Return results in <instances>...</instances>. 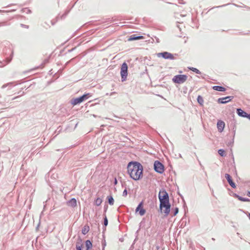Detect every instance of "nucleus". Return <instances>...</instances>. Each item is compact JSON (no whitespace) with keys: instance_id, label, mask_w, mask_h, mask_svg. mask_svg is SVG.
<instances>
[{"instance_id":"1","label":"nucleus","mask_w":250,"mask_h":250,"mask_svg":"<svg viewBox=\"0 0 250 250\" xmlns=\"http://www.w3.org/2000/svg\"><path fill=\"white\" fill-rule=\"evenodd\" d=\"M127 168L128 174L133 180H139L143 177V167L139 163L137 162H129Z\"/></svg>"},{"instance_id":"2","label":"nucleus","mask_w":250,"mask_h":250,"mask_svg":"<svg viewBox=\"0 0 250 250\" xmlns=\"http://www.w3.org/2000/svg\"><path fill=\"white\" fill-rule=\"evenodd\" d=\"M188 79V76L186 75H178L174 76L172 78V81L174 83L181 84L185 82Z\"/></svg>"},{"instance_id":"3","label":"nucleus","mask_w":250,"mask_h":250,"mask_svg":"<svg viewBox=\"0 0 250 250\" xmlns=\"http://www.w3.org/2000/svg\"><path fill=\"white\" fill-rule=\"evenodd\" d=\"M127 70L128 66L126 62H124L121 66V76L122 78V81H125L127 76Z\"/></svg>"},{"instance_id":"4","label":"nucleus","mask_w":250,"mask_h":250,"mask_svg":"<svg viewBox=\"0 0 250 250\" xmlns=\"http://www.w3.org/2000/svg\"><path fill=\"white\" fill-rule=\"evenodd\" d=\"M91 95L89 93L84 94L82 96L74 99L72 101V104L74 105L81 103L83 101L87 99L88 97H90Z\"/></svg>"},{"instance_id":"5","label":"nucleus","mask_w":250,"mask_h":250,"mask_svg":"<svg viewBox=\"0 0 250 250\" xmlns=\"http://www.w3.org/2000/svg\"><path fill=\"white\" fill-rule=\"evenodd\" d=\"M154 167L155 170L159 173H162L164 171V167L160 162L156 161L154 162Z\"/></svg>"},{"instance_id":"6","label":"nucleus","mask_w":250,"mask_h":250,"mask_svg":"<svg viewBox=\"0 0 250 250\" xmlns=\"http://www.w3.org/2000/svg\"><path fill=\"white\" fill-rule=\"evenodd\" d=\"M157 56L158 57H162L166 59L173 60L174 59L173 55L167 52L158 53Z\"/></svg>"},{"instance_id":"7","label":"nucleus","mask_w":250,"mask_h":250,"mask_svg":"<svg viewBox=\"0 0 250 250\" xmlns=\"http://www.w3.org/2000/svg\"><path fill=\"white\" fill-rule=\"evenodd\" d=\"M161 211L164 213L166 216H167L170 211V204H167L162 207H160Z\"/></svg>"},{"instance_id":"8","label":"nucleus","mask_w":250,"mask_h":250,"mask_svg":"<svg viewBox=\"0 0 250 250\" xmlns=\"http://www.w3.org/2000/svg\"><path fill=\"white\" fill-rule=\"evenodd\" d=\"M158 197L159 201L169 200V196L168 193L165 190L160 191L159 192Z\"/></svg>"},{"instance_id":"9","label":"nucleus","mask_w":250,"mask_h":250,"mask_svg":"<svg viewBox=\"0 0 250 250\" xmlns=\"http://www.w3.org/2000/svg\"><path fill=\"white\" fill-rule=\"evenodd\" d=\"M135 212H138L139 214L141 216H143L144 215H145V214L146 212V210L143 208V202H141L139 204V205L138 206V207L136 208Z\"/></svg>"},{"instance_id":"10","label":"nucleus","mask_w":250,"mask_h":250,"mask_svg":"<svg viewBox=\"0 0 250 250\" xmlns=\"http://www.w3.org/2000/svg\"><path fill=\"white\" fill-rule=\"evenodd\" d=\"M231 97L228 96L224 98H219L218 100V102L220 104H226L229 102V101H231Z\"/></svg>"},{"instance_id":"11","label":"nucleus","mask_w":250,"mask_h":250,"mask_svg":"<svg viewBox=\"0 0 250 250\" xmlns=\"http://www.w3.org/2000/svg\"><path fill=\"white\" fill-rule=\"evenodd\" d=\"M225 177L226 178L228 183L230 185V186L233 188H235L236 187V186L235 183L233 182L231 176L229 174H226Z\"/></svg>"},{"instance_id":"12","label":"nucleus","mask_w":250,"mask_h":250,"mask_svg":"<svg viewBox=\"0 0 250 250\" xmlns=\"http://www.w3.org/2000/svg\"><path fill=\"white\" fill-rule=\"evenodd\" d=\"M217 125L218 131L221 132L225 127V123L223 121L220 120L217 122Z\"/></svg>"},{"instance_id":"13","label":"nucleus","mask_w":250,"mask_h":250,"mask_svg":"<svg viewBox=\"0 0 250 250\" xmlns=\"http://www.w3.org/2000/svg\"><path fill=\"white\" fill-rule=\"evenodd\" d=\"M144 39V37L142 36H137L136 35L134 34V35H132L131 36H130L129 37V38L128 39V41H134V40H141V39Z\"/></svg>"},{"instance_id":"14","label":"nucleus","mask_w":250,"mask_h":250,"mask_svg":"<svg viewBox=\"0 0 250 250\" xmlns=\"http://www.w3.org/2000/svg\"><path fill=\"white\" fill-rule=\"evenodd\" d=\"M67 204L71 207H76L77 206V201L75 198H72L67 202Z\"/></svg>"},{"instance_id":"15","label":"nucleus","mask_w":250,"mask_h":250,"mask_svg":"<svg viewBox=\"0 0 250 250\" xmlns=\"http://www.w3.org/2000/svg\"><path fill=\"white\" fill-rule=\"evenodd\" d=\"M237 114L241 117H246L247 116V113L242 110L241 109H237Z\"/></svg>"},{"instance_id":"16","label":"nucleus","mask_w":250,"mask_h":250,"mask_svg":"<svg viewBox=\"0 0 250 250\" xmlns=\"http://www.w3.org/2000/svg\"><path fill=\"white\" fill-rule=\"evenodd\" d=\"M212 89L218 91H225L226 90L225 87L220 86H214L212 87Z\"/></svg>"},{"instance_id":"17","label":"nucleus","mask_w":250,"mask_h":250,"mask_svg":"<svg viewBox=\"0 0 250 250\" xmlns=\"http://www.w3.org/2000/svg\"><path fill=\"white\" fill-rule=\"evenodd\" d=\"M89 230V227L88 225H85L82 229V233L84 235L87 234Z\"/></svg>"},{"instance_id":"18","label":"nucleus","mask_w":250,"mask_h":250,"mask_svg":"<svg viewBox=\"0 0 250 250\" xmlns=\"http://www.w3.org/2000/svg\"><path fill=\"white\" fill-rule=\"evenodd\" d=\"M85 246L86 247V250H89L91 248L92 246V243L89 240H86L85 241Z\"/></svg>"},{"instance_id":"19","label":"nucleus","mask_w":250,"mask_h":250,"mask_svg":"<svg viewBox=\"0 0 250 250\" xmlns=\"http://www.w3.org/2000/svg\"><path fill=\"white\" fill-rule=\"evenodd\" d=\"M235 197L240 201L243 202H249L250 200L248 198H243L238 195H235Z\"/></svg>"},{"instance_id":"20","label":"nucleus","mask_w":250,"mask_h":250,"mask_svg":"<svg viewBox=\"0 0 250 250\" xmlns=\"http://www.w3.org/2000/svg\"><path fill=\"white\" fill-rule=\"evenodd\" d=\"M169 200H161L160 201V207L163 206L164 205H166L167 204H169Z\"/></svg>"},{"instance_id":"21","label":"nucleus","mask_w":250,"mask_h":250,"mask_svg":"<svg viewBox=\"0 0 250 250\" xmlns=\"http://www.w3.org/2000/svg\"><path fill=\"white\" fill-rule=\"evenodd\" d=\"M197 101L200 105H203L204 103V100L202 96H198L197 98Z\"/></svg>"},{"instance_id":"22","label":"nucleus","mask_w":250,"mask_h":250,"mask_svg":"<svg viewBox=\"0 0 250 250\" xmlns=\"http://www.w3.org/2000/svg\"><path fill=\"white\" fill-rule=\"evenodd\" d=\"M107 198H108L109 204L110 205H113L114 204V202L113 197L111 196H108Z\"/></svg>"},{"instance_id":"23","label":"nucleus","mask_w":250,"mask_h":250,"mask_svg":"<svg viewBox=\"0 0 250 250\" xmlns=\"http://www.w3.org/2000/svg\"><path fill=\"white\" fill-rule=\"evenodd\" d=\"M95 204L97 205V206H100L102 203V200L101 198H97L95 201Z\"/></svg>"},{"instance_id":"24","label":"nucleus","mask_w":250,"mask_h":250,"mask_svg":"<svg viewBox=\"0 0 250 250\" xmlns=\"http://www.w3.org/2000/svg\"><path fill=\"white\" fill-rule=\"evenodd\" d=\"M189 69L197 74H200V71L196 68L190 67Z\"/></svg>"},{"instance_id":"25","label":"nucleus","mask_w":250,"mask_h":250,"mask_svg":"<svg viewBox=\"0 0 250 250\" xmlns=\"http://www.w3.org/2000/svg\"><path fill=\"white\" fill-rule=\"evenodd\" d=\"M218 153L221 156H223L225 155V151L223 150V149H219L218 150Z\"/></svg>"},{"instance_id":"26","label":"nucleus","mask_w":250,"mask_h":250,"mask_svg":"<svg viewBox=\"0 0 250 250\" xmlns=\"http://www.w3.org/2000/svg\"><path fill=\"white\" fill-rule=\"evenodd\" d=\"M178 211H179V209H178V208H175V211H174V213L173 214V215L174 216H175L177 215V214L178 213Z\"/></svg>"},{"instance_id":"27","label":"nucleus","mask_w":250,"mask_h":250,"mask_svg":"<svg viewBox=\"0 0 250 250\" xmlns=\"http://www.w3.org/2000/svg\"><path fill=\"white\" fill-rule=\"evenodd\" d=\"M82 245H76V249L77 250H82Z\"/></svg>"},{"instance_id":"28","label":"nucleus","mask_w":250,"mask_h":250,"mask_svg":"<svg viewBox=\"0 0 250 250\" xmlns=\"http://www.w3.org/2000/svg\"><path fill=\"white\" fill-rule=\"evenodd\" d=\"M107 223H108V221H107V219L106 218H105L104 219V225L105 226H106L107 225Z\"/></svg>"},{"instance_id":"29","label":"nucleus","mask_w":250,"mask_h":250,"mask_svg":"<svg viewBox=\"0 0 250 250\" xmlns=\"http://www.w3.org/2000/svg\"><path fill=\"white\" fill-rule=\"evenodd\" d=\"M127 194V190L126 189L124 190V191L123 192V195L124 196H126Z\"/></svg>"},{"instance_id":"30","label":"nucleus","mask_w":250,"mask_h":250,"mask_svg":"<svg viewBox=\"0 0 250 250\" xmlns=\"http://www.w3.org/2000/svg\"><path fill=\"white\" fill-rule=\"evenodd\" d=\"M246 118H247L250 120V114H247V116L246 117Z\"/></svg>"},{"instance_id":"31","label":"nucleus","mask_w":250,"mask_h":250,"mask_svg":"<svg viewBox=\"0 0 250 250\" xmlns=\"http://www.w3.org/2000/svg\"><path fill=\"white\" fill-rule=\"evenodd\" d=\"M247 195H248L249 197H250V192H248V193H247Z\"/></svg>"},{"instance_id":"32","label":"nucleus","mask_w":250,"mask_h":250,"mask_svg":"<svg viewBox=\"0 0 250 250\" xmlns=\"http://www.w3.org/2000/svg\"><path fill=\"white\" fill-rule=\"evenodd\" d=\"M117 180L116 179H115V184H116L117 183Z\"/></svg>"},{"instance_id":"33","label":"nucleus","mask_w":250,"mask_h":250,"mask_svg":"<svg viewBox=\"0 0 250 250\" xmlns=\"http://www.w3.org/2000/svg\"><path fill=\"white\" fill-rule=\"evenodd\" d=\"M249 218L250 219V214H249Z\"/></svg>"}]
</instances>
